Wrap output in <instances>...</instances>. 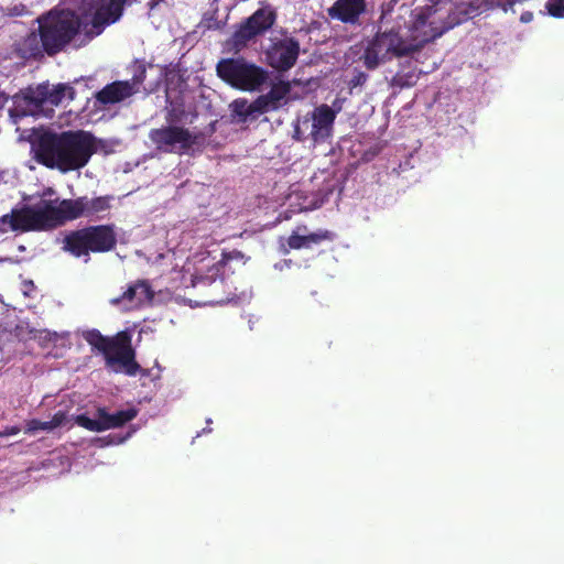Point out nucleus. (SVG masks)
<instances>
[{"label": "nucleus", "mask_w": 564, "mask_h": 564, "mask_svg": "<svg viewBox=\"0 0 564 564\" xmlns=\"http://www.w3.org/2000/svg\"><path fill=\"white\" fill-rule=\"evenodd\" d=\"M109 207L106 197H98L91 200H41L39 204L4 216L3 225H9L13 230H42L75 219L83 214H95L106 210Z\"/></svg>", "instance_id": "obj_1"}, {"label": "nucleus", "mask_w": 564, "mask_h": 564, "mask_svg": "<svg viewBox=\"0 0 564 564\" xmlns=\"http://www.w3.org/2000/svg\"><path fill=\"white\" fill-rule=\"evenodd\" d=\"M94 150V139L89 133L65 132L61 135H43L35 155L44 165L67 172L86 165Z\"/></svg>", "instance_id": "obj_2"}, {"label": "nucleus", "mask_w": 564, "mask_h": 564, "mask_svg": "<svg viewBox=\"0 0 564 564\" xmlns=\"http://www.w3.org/2000/svg\"><path fill=\"white\" fill-rule=\"evenodd\" d=\"M73 98L74 90L68 85L59 84L52 87L39 85L36 88H29L22 95L14 96V107L9 111L14 122L17 118L24 116L51 117L54 106Z\"/></svg>", "instance_id": "obj_3"}, {"label": "nucleus", "mask_w": 564, "mask_h": 564, "mask_svg": "<svg viewBox=\"0 0 564 564\" xmlns=\"http://www.w3.org/2000/svg\"><path fill=\"white\" fill-rule=\"evenodd\" d=\"M460 23L462 19H453L452 14L447 21H443L435 8L426 7L414 10L409 25L398 32L403 35L405 50L410 54Z\"/></svg>", "instance_id": "obj_4"}, {"label": "nucleus", "mask_w": 564, "mask_h": 564, "mask_svg": "<svg viewBox=\"0 0 564 564\" xmlns=\"http://www.w3.org/2000/svg\"><path fill=\"white\" fill-rule=\"evenodd\" d=\"M86 340L105 355L110 370L127 375L135 373L138 365L134 361L131 338L127 333H119L110 339L101 336L98 332H89L86 334Z\"/></svg>", "instance_id": "obj_5"}, {"label": "nucleus", "mask_w": 564, "mask_h": 564, "mask_svg": "<svg viewBox=\"0 0 564 564\" xmlns=\"http://www.w3.org/2000/svg\"><path fill=\"white\" fill-rule=\"evenodd\" d=\"M217 75L232 88L242 91L259 90L268 79V73L245 58H225L217 64Z\"/></svg>", "instance_id": "obj_6"}, {"label": "nucleus", "mask_w": 564, "mask_h": 564, "mask_svg": "<svg viewBox=\"0 0 564 564\" xmlns=\"http://www.w3.org/2000/svg\"><path fill=\"white\" fill-rule=\"evenodd\" d=\"M116 243L112 229L108 226L90 227L75 231L65 238V250L75 257H87L89 251L110 250Z\"/></svg>", "instance_id": "obj_7"}, {"label": "nucleus", "mask_w": 564, "mask_h": 564, "mask_svg": "<svg viewBox=\"0 0 564 564\" xmlns=\"http://www.w3.org/2000/svg\"><path fill=\"white\" fill-rule=\"evenodd\" d=\"M403 55H408L403 35L390 31L380 33L370 41L361 58L367 68H376L393 57Z\"/></svg>", "instance_id": "obj_8"}, {"label": "nucleus", "mask_w": 564, "mask_h": 564, "mask_svg": "<svg viewBox=\"0 0 564 564\" xmlns=\"http://www.w3.org/2000/svg\"><path fill=\"white\" fill-rule=\"evenodd\" d=\"M138 414L139 410L134 406L119 410L113 413L108 412L106 408H98L95 419H90L86 414H79L75 417V422L77 425L88 431L102 432L110 429L122 427L134 420Z\"/></svg>", "instance_id": "obj_9"}, {"label": "nucleus", "mask_w": 564, "mask_h": 564, "mask_svg": "<svg viewBox=\"0 0 564 564\" xmlns=\"http://www.w3.org/2000/svg\"><path fill=\"white\" fill-rule=\"evenodd\" d=\"M150 138L160 150L166 152L186 150L195 142V137L182 128L153 130L150 133Z\"/></svg>", "instance_id": "obj_10"}, {"label": "nucleus", "mask_w": 564, "mask_h": 564, "mask_svg": "<svg viewBox=\"0 0 564 564\" xmlns=\"http://www.w3.org/2000/svg\"><path fill=\"white\" fill-rule=\"evenodd\" d=\"M335 112L327 106L315 109L311 119H304L297 127V132H307L314 141H319L330 134Z\"/></svg>", "instance_id": "obj_11"}, {"label": "nucleus", "mask_w": 564, "mask_h": 564, "mask_svg": "<svg viewBox=\"0 0 564 564\" xmlns=\"http://www.w3.org/2000/svg\"><path fill=\"white\" fill-rule=\"evenodd\" d=\"M274 21L271 10L256 11L234 35L236 46H243L249 40L268 30Z\"/></svg>", "instance_id": "obj_12"}, {"label": "nucleus", "mask_w": 564, "mask_h": 564, "mask_svg": "<svg viewBox=\"0 0 564 564\" xmlns=\"http://www.w3.org/2000/svg\"><path fill=\"white\" fill-rule=\"evenodd\" d=\"M299 43L292 39H283L274 43L268 51V61L276 69L291 68L299 55Z\"/></svg>", "instance_id": "obj_13"}, {"label": "nucleus", "mask_w": 564, "mask_h": 564, "mask_svg": "<svg viewBox=\"0 0 564 564\" xmlns=\"http://www.w3.org/2000/svg\"><path fill=\"white\" fill-rule=\"evenodd\" d=\"M152 292L145 282H138L131 285L120 297H113L110 302L113 305H121L123 310H132L150 302Z\"/></svg>", "instance_id": "obj_14"}, {"label": "nucleus", "mask_w": 564, "mask_h": 564, "mask_svg": "<svg viewBox=\"0 0 564 564\" xmlns=\"http://www.w3.org/2000/svg\"><path fill=\"white\" fill-rule=\"evenodd\" d=\"M365 0H337L329 9L328 14L333 19L345 23H355L365 11Z\"/></svg>", "instance_id": "obj_15"}, {"label": "nucleus", "mask_w": 564, "mask_h": 564, "mask_svg": "<svg viewBox=\"0 0 564 564\" xmlns=\"http://www.w3.org/2000/svg\"><path fill=\"white\" fill-rule=\"evenodd\" d=\"M264 99L259 97L252 102H248L245 98H238L229 105L234 121L237 123H243L248 120H253L258 116L264 113L262 104Z\"/></svg>", "instance_id": "obj_16"}, {"label": "nucleus", "mask_w": 564, "mask_h": 564, "mask_svg": "<svg viewBox=\"0 0 564 564\" xmlns=\"http://www.w3.org/2000/svg\"><path fill=\"white\" fill-rule=\"evenodd\" d=\"M26 340L36 341L44 349H54L68 345V333L51 332L48 329L30 328L26 335H22Z\"/></svg>", "instance_id": "obj_17"}, {"label": "nucleus", "mask_w": 564, "mask_h": 564, "mask_svg": "<svg viewBox=\"0 0 564 564\" xmlns=\"http://www.w3.org/2000/svg\"><path fill=\"white\" fill-rule=\"evenodd\" d=\"M497 4H499L497 0H473L457 6L451 14L453 19H462V22H464L488 10L496 9Z\"/></svg>", "instance_id": "obj_18"}, {"label": "nucleus", "mask_w": 564, "mask_h": 564, "mask_svg": "<svg viewBox=\"0 0 564 564\" xmlns=\"http://www.w3.org/2000/svg\"><path fill=\"white\" fill-rule=\"evenodd\" d=\"M135 91L128 82L113 83L98 93V100L104 104L119 102Z\"/></svg>", "instance_id": "obj_19"}, {"label": "nucleus", "mask_w": 564, "mask_h": 564, "mask_svg": "<svg viewBox=\"0 0 564 564\" xmlns=\"http://www.w3.org/2000/svg\"><path fill=\"white\" fill-rule=\"evenodd\" d=\"M290 93L291 84L281 82L275 84L267 95L259 96V99H264L262 104L264 112L278 109L289 98Z\"/></svg>", "instance_id": "obj_20"}, {"label": "nucleus", "mask_w": 564, "mask_h": 564, "mask_svg": "<svg viewBox=\"0 0 564 564\" xmlns=\"http://www.w3.org/2000/svg\"><path fill=\"white\" fill-rule=\"evenodd\" d=\"M328 232H318V234H310V235H302L299 232H294L289 238V246L293 249H300V248H307L312 243H317L323 239H327Z\"/></svg>", "instance_id": "obj_21"}, {"label": "nucleus", "mask_w": 564, "mask_h": 564, "mask_svg": "<svg viewBox=\"0 0 564 564\" xmlns=\"http://www.w3.org/2000/svg\"><path fill=\"white\" fill-rule=\"evenodd\" d=\"M546 8L555 18H564V0H549Z\"/></svg>", "instance_id": "obj_22"}, {"label": "nucleus", "mask_w": 564, "mask_h": 564, "mask_svg": "<svg viewBox=\"0 0 564 564\" xmlns=\"http://www.w3.org/2000/svg\"><path fill=\"white\" fill-rule=\"evenodd\" d=\"M67 421V415L65 412L63 411H57L50 421H47V427H58V426H62L66 423Z\"/></svg>", "instance_id": "obj_23"}, {"label": "nucleus", "mask_w": 564, "mask_h": 564, "mask_svg": "<svg viewBox=\"0 0 564 564\" xmlns=\"http://www.w3.org/2000/svg\"><path fill=\"white\" fill-rule=\"evenodd\" d=\"M47 425H48L47 421L42 422V421H39V420H32L29 423V430L30 431H39V430L52 431V430H54L53 427H47Z\"/></svg>", "instance_id": "obj_24"}, {"label": "nucleus", "mask_w": 564, "mask_h": 564, "mask_svg": "<svg viewBox=\"0 0 564 564\" xmlns=\"http://www.w3.org/2000/svg\"><path fill=\"white\" fill-rule=\"evenodd\" d=\"M497 2L499 3V4H497V8H500L503 11H508L509 8H512L514 6L509 0H497Z\"/></svg>", "instance_id": "obj_25"}, {"label": "nucleus", "mask_w": 564, "mask_h": 564, "mask_svg": "<svg viewBox=\"0 0 564 564\" xmlns=\"http://www.w3.org/2000/svg\"><path fill=\"white\" fill-rule=\"evenodd\" d=\"M532 19H533V14H532V12H529V11L523 12V13L521 14V17H520V20H521V22H523V23H529V22H531V21H532Z\"/></svg>", "instance_id": "obj_26"}, {"label": "nucleus", "mask_w": 564, "mask_h": 564, "mask_svg": "<svg viewBox=\"0 0 564 564\" xmlns=\"http://www.w3.org/2000/svg\"><path fill=\"white\" fill-rule=\"evenodd\" d=\"M33 283L32 282H25L22 289V292L24 295L29 296L30 293L33 291Z\"/></svg>", "instance_id": "obj_27"}, {"label": "nucleus", "mask_w": 564, "mask_h": 564, "mask_svg": "<svg viewBox=\"0 0 564 564\" xmlns=\"http://www.w3.org/2000/svg\"><path fill=\"white\" fill-rule=\"evenodd\" d=\"M20 430L18 427H12L10 429V431H6L3 433H0V436H4V435H14L19 432Z\"/></svg>", "instance_id": "obj_28"}, {"label": "nucleus", "mask_w": 564, "mask_h": 564, "mask_svg": "<svg viewBox=\"0 0 564 564\" xmlns=\"http://www.w3.org/2000/svg\"><path fill=\"white\" fill-rule=\"evenodd\" d=\"M131 436V432L127 433V435L122 438H120V442H123L126 441L127 438H129Z\"/></svg>", "instance_id": "obj_29"}, {"label": "nucleus", "mask_w": 564, "mask_h": 564, "mask_svg": "<svg viewBox=\"0 0 564 564\" xmlns=\"http://www.w3.org/2000/svg\"><path fill=\"white\" fill-rule=\"evenodd\" d=\"M197 279H198V278H197V276H195V278L192 280V285H193V286H195V285H196V283H197V282H196V280H197Z\"/></svg>", "instance_id": "obj_30"}]
</instances>
